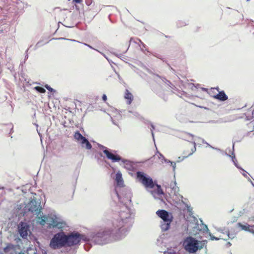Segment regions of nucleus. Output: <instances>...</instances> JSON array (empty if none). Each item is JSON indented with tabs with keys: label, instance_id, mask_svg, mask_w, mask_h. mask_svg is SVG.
<instances>
[{
	"label": "nucleus",
	"instance_id": "20e7f679",
	"mask_svg": "<svg viewBox=\"0 0 254 254\" xmlns=\"http://www.w3.org/2000/svg\"><path fill=\"white\" fill-rule=\"evenodd\" d=\"M156 214L161 218L165 222L162 224L161 228L164 231L168 230L170 227V224L173 220L172 216L165 210H159L156 212Z\"/></svg>",
	"mask_w": 254,
	"mask_h": 254
},
{
	"label": "nucleus",
	"instance_id": "f03ea898",
	"mask_svg": "<svg viewBox=\"0 0 254 254\" xmlns=\"http://www.w3.org/2000/svg\"><path fill=\"white\" fill-rule=\"evenodd\" d=\"M66 235L64 233H58L51 239L50 246L53 249L62 248L66 245Z\"/></svg>",
	"mask_w": 254,
	"mask_h": 254
},
{
	"label": "nucleus",
	"instance_id": "2eb2a0df",
	"mask_svg": "<svg viewBox=\"0 0 254 254\" xmlns=\"http://www.w3.org/2000/svg\"><path fill=\"white\" fill-rule=\"evenodd\" d=\"M74 137L77 141H80L81 142L85 138L78 131H77L76 132H75Z\"/></svg>",
	"mask_w": 254,
	"mask_h": 254
},
{
	"label": "nucleus",
	"instance_id": "1a4fd4ad",
	"mask_svg": "<svg viewBox=\"0 0 254 254\" xmlns=\"http://www.w3.org/2000/svg\"><path fill=\"white\" fill-rule=\"evenodd\" d=\"M29 210L36 215H38L41 212V208L40 205L35 200H31L29 204Z\"/></svg>",
	"mask_w": 254,
	"mask_h": 254
},
{
	"label": "nucleus",
	"instance_id": "4be33fe9",
	"mask_svg": "<svg viewBox=\"0 0 254 254\" xmlns=\"http://www.w3.org/2000/svg\"><path fill=\"white\" fill-rule=\"evenodd\" d=\"M102 99L104 101V102H106L107 100V96L105 94H103L102 96Z\"/></svg>",
	"mask_w": 254,
	"mask_h": 254
},
{
	"label": "nucleus",
	"instance_id": "423d86ee",
	"mask_svg": "<svg viewBox=\"0 0 254 254\" xmlns=\"http://www.w3.org/2000/svg\"><path fill=\"white\" fill-rule=\"evenodd\" d=\"M209 94L214 98L220 101H224L228 99V96L226 95L224 91H219L218 87L211 88Z\"/></svg>",
	"mask_w": 254,
	"mask_h": 254
},
{
	"label": "nucleus",
	"instance_id": "a211bd4d",
	"mask_svg": "<svg viewBox=\"0 0 254 254\" xmlns=\"http://www.w3.org/2000/svg\"><path fill=\"white\" fill-rule=\"evenodd\" d=\"M34 89L38 92L41 93H44L46 92V90L44 88L40 86H36L34 87Z\"/></svg>",
	"mask_w": 254,
	"mask_h": 254
},
{
	"label": "nucleus",
	"instance_id": "5701e85b",
	"mask_svg": "<svg viewBox=\"0 0 254 254\" xmlns=\"http://www.w3.org/2000/svg\"><path fill=\"white\" fill-rule=\"evenodd\" d=\"M73 1L76 3H80L82 1V0H73Z\"/></svg>",
	"mask_w": 254,
	"mask_h": 254
},
{
	"label": "nucleus",
	"instance_id": "f257e3e1",
	"mask_svg": "<svg viewBox=\"0 0 254 254\" xmlns=\"http://www.w3.org/2000/svg\"><path fill=\"white\" fill-rule=\"evenodd\" d=\"M182 155L178 157V162L191 155L196 151V144L194 141H185L182 145Z\"/></svg>",
	"mask_w": 254,
	"mask_h": 254
},
{
	"label": "nucleus",
	"instance_id": "9b49d317",
	"mask_svg": "<svg viewBox=\"0 0 254 254\" xmlns=\"http://www.w3.org/2000/svg\"><path fill=\"white\" fill-rule=\"evenodd\" d=\"M105 149L103 150V153L106 155L108 159L111 160L112 162H119L121 160L122 158L119 155H115L110 152L106 147L103 146Z\"/></svg>",
	"mask_w": 254,
	"mask_h": 254
},
{
	"label": "nucleus",
	"instance_id": "4468645a",
	"mask_svg": "<svg viewBox=\"0 0 254 254\" xmlns=\"http://www.w3.org/2000/svg\"><path fill=\"white\" fill-rule=\"evenodd\" d=\"M115 180L118 186L120 187H123L124 181L122 178V173L120 172L117 173Z\"/></svg>",
	"mask_w": 254,
	"mask_h": 254
},
{
	"label": "nucleus",
	"instance_id": "0eeeda50",
	"mask_svg": "<svg viewBox=\"0 0 254 254\" xmlns=\"http://www.w3.org/2000/svg\"><path fill=\"white\" fill-rule=\"evenodd\" d=\"M82 238V235L78 233H72L66 235V245L71 246L78 244Z\"/></svg>",
	"mask_w": 254,
	"mask_h": 254
},
{
	"label": "nucleus",
	"instance_id": "dca6fc26",
	"mask_svg": "<svg viewBox=\"0 0 254 254\" xmlns=\"http://www.w3.org/2000/svg\"><path fill=\"white\" fill-rule=\"evenodd\" d=\"M81 144L82 146H84V144L85 145V147L87 149H90L92 148V145L89 141L85 138L82 141H81Z\"/></svg>",
	"mask_w": 254,
	"mask_h": 254
},
{
	"label": "nucleus",
	"instance_id": "9d476101",
	"mask_svg": "<svg viewBox=\"0 0 254 254\" xmlns=\"http://www.w3.org/2000/svg\"><path fill=\"white\" fill-rule=\"evenodd\" d=\"M116 229V228L115 227V229L112 230L111 231L109 230V231H104L102 233H98L95 237V241L97 243H98L99 244L102 245V244L105 243V242H99V238H103L104 241H105V240H106L108 236H109L110 235H111L113 233V231L116 232V230H115Z\"/></svg>",
	"mask_w": 254,
	"mask_h": 254
},
{
	"label": "nucleus",
	"instance_id": "6ab92c4d",
	"mask_svg": "<svg viewBox=\"0 0 254 254\" xmlns=\"http://www.w3.org/2000/svg\"><path fill=\"white\" fill-rule=\"evenodd\" d=\"M238 225L243 229L247 230L248 229V227L245 225H243L241 224V223H239Z\"/></svg>",
	"mask_w": 254,
	"mask_h": 254
},
{
	"label": "nucleus",
	"instance_id": "7ed1b4c3",
	"mask_svg": "<svg viewBox=\"0 0 254 254\" xmlns=\"http://www.w3.org/2000/svg\"><path fill=\"white\" fill-rule=\"evenodd\" d=\"M184 249L190 253H195L198 249L199 243L197 240L191 237H188L183 242Z\"/></svg>",
	"mask_w": 254,
	"mask_h": 254
},
{
	"label": "nucleus",
	"instance_id": "a878e982",
	"mask_svg": "<svg viewBox=\"0 0 254 254\" xmlns=\"http://www.w3.org/2000/svg\"><path fill=\"white\" fill-rule=\"evenodd\" d=\"M84 45L87 46H88V47H90V48H91V47L90 45H88L87 44H84Z\"/></svg>",
	"mask_w": 254,
	"mask_h": 254
},
{
	"label": "nucleus",
	"instance_id": "f3484780",
	"mask_svg": "<svg viewBox=\"0 0 254 254\" xmlns=\"http://www.w3.org/2000/svg\"><path fill=\"white\" fill-rule=\"evenodd\" d=\"M155 186H156L157 187L156 192H157V194H158V195L163 194L164 192L163 191V190L161 189V186L157 184H156Z\"/></svg>",
	"mask_w": 254,
	"mask_h": 254
},
{
	"label": "nucleus",
	"instance_id": "39448f33",
	"mask_svg": "<svg viewBox=\"0 0 254 254\" xmlns=\"http://www.w3.org/2000/svg\"><path fill=\"white\" fill-rule=\"evenodd\" d=\"M136 177L138 181L146 188L153 189L155 185L153 180L143 172H137L136 173Z\"/></svg>",
	"mask_w": 254,
	"mask_h": 254
},
{
	"label": "nucleus",
	"instance_id": "ddd939ff",
	"mask_svg": "<svg viewBox=\"0 0 254 254\" xmlns=\"http://www.w3.org/2000/svg\"><path fill=\"white\" fill-rule=\"evenodd\" d=\"M124 97L127 100V104L128 105L131 103L133 99V95L127 89L125 91Z\"/></svg>",
	"mask_w": 254,
	"mask_h": 254
},
{
	"label": "nucleus",
	"instance_id": "412c9836",
	"mask_svg": "<svg viewBox=\"0 0 254 254\" xmlns=\"http://www.w3.org/2000/svg\"><path fill=\"white\" fill-rule=\"evenodd\" d=\"M45 87L47 89H48V90H49L51 92L54 91V89L52 88H51L50 86H49L48 85H46Z\"/></svg>",
	"mask_w": 254,
	"mask_h": 254
},
{
	"label": "nucleus",
	"instance_id": "bb28decb",
	"mask_svg": "<svg viewBox=\"0 0 254 254\" xmlns=\"http://www.w3.org/2000/svg\"><path fill=\"white\" fill-rule=\"evenodd\" d=\"M68 40H70V41H74V42H75L76 41L74 40H69V39H67Z\"/></svg>",
	"mask_w": 254,
	"mask_h": 254
},
{
	"label": "nucleus",
	"instance_id": "aec40b11",
	"mask_svg": "<svg viewBox=\"0 0 254 254\" xmlns=\"http://www.w3.org/2000/svg\"><path fill=\"white\" fill-rule=\"evenodd\" d=\"M121 223V224H120L119 226H117V227H118V228H117V229L118 231H120V228H121V226H122V225L123 222H122V221H119V222L117 221V222H116V223Z\"/></svg>",
	"mask_w": 254,
	"mask_h": 254
},
{
	"label": "nucleus",
	"instance_id": "6e6552de",
	"mask_svg": "<svg viewBox=\"0 0 254 254\" xmlns=\"http://www.w3.org/2000/svg\"><path fill=\"white\" fill-rule=\"evenodd\" d=\"M18 232L20 236L26 238L29 232V226L25 222H21L18 226Z\"/></svg>",
	"mask_w": 254,
	"mask_h": 254
},
{
	"label": "nucleus",
	"instance_id": "b1692460",
	"mask_svg": "<svg viewBox=\"0 0 254 254\" xmlns=\"http://www.w3.org/2000/svg\"><path fill=\"white\" fill-rule=\"evenodd\" d=\"M45 223V220L43 219H41V221L40 222V224L42 225H44Z\"/></svg>",
	"mask_w": 254,
	"mask_h": 254
},
{
	"label": "nucleus",
	"instance_id": "393cba45",
	"mask_svg": "<svg viewBox=\"0 0 254 254\" xmlns=\"http://www.w3.org/2000/svg\"><path fill=\"white\" fill-rule=\"evenodd\" d=\"M7 249H8V248H7V247H6V248H4V251L5 252H7Z\"/></svg>",
	"mask_w": 254,
	"mask_h": 254
},
{
	"label": "nucleus",
	"instance_id": "f8f14e48",
	"mask_svg": "<svg viewBox=\"0 0 254 254\" xmlns=\"http://www.w3.org/2000/svg\"><path fill=\"white\" fill-rule=\"evenodd\" d=\"M49 225L53 227L62 228L63 223L59 222L56 217H51L49 219Z\"/></svg>",
	"mask_w": 254,
	"mask_h": 254
}]
</instances>
